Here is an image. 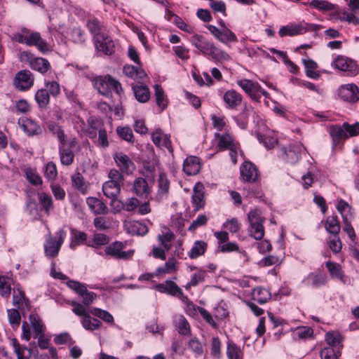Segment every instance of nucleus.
<instances>
[{
    "label": "nucleus",
    "mask_w": 359,
    "mask_h": 359,
    "mask_svg": "<svg viewBox=\"0 0 359 359\" xmlns=\"http://www.w3.org/2000/svg\"><path fill=\"white\" fill-rule=\"evenodd\" d=\"M190 41L203 55H208L215 61H228L231 59L230 55L226 52L219 48L201 35L195 34L192 36Z\"/></svg>",
    "instance_id": "f257e3e1"
},
{
    "label": "nucleus",
    "mask_w": 359,
    "mask_h": 359,
    "mask_svg": "<svg viewBox=\"0 0 359 359\" xmlns=\"http://www.w3.org/2000/svg\"><path fill=\"white\" fill-rule=\"evenodd\" d=\"M92 83L100 94L107 97H109L112 91L118 95L123 92L120 82L110 75L95 76L92 79Z\"/></svg>",
    "instance_id": "f03ea898"
},
{
    "label": "nucleus",
    "mask_w": 359,
    "mask_h": 359,
    "mask_svg": "<svg viewBox=\"0 0 359 359\" xmlns=\"http://www.w3.org/2000/svg\"><path fill=\"white\" fill-rule=\"evenodd\" d=\"M14 39L20 43L27 46H36L42 53L48 51L47 42L41 37L39 32L30 31L27 28H22L20 33L14 35Z\"/></svg>",
    "instance_id": "7ed1b4c3"
},
{
    "label": "nucleus",
    "mask_w": 359,
    "mask_h": 359,
    "mask_svg": "<svg viewBox=\"0 0 359 359\" xmlns=\"http://www.w3.org/2000/svg\"><path fill=\"white\" fill-rule=\"evenodd\" d=\"M66 232L63 229H60L56 233V238H53L49 233L44 243V253L46 257L53 258L57 256L60 249L66 238Z\"/></svg>",
    "instance_id": "20e7f679"
},
{
    "label": "nucleus",
    "mask_w": 359,
    "mask_h": 359,
    "mask_svg": "<svg viewBox=\"0 0 359 359\" xmlns=\"http://www.w3.org/2000/svg\"><path fill=\"white\" fill-rule=\"evenodd\" d=\"M238 85L248 94L250 97L259 101L262 95L269 96V93L262 88L260 85L250 79H242L237 82Z\"/></svg>",
    "instance_id": "39448f33"
},
{
    "label": "nucleus",
    "mask_w": 359,
    "mask_h": 359,
    "mask_svg": "<svg viewBox=\"0 0 359 359\" xmlns=\"http://www.w3.org/2000/svg\"><path fill=\"white\" fill-rule=\"evenodd\" d=\"M34 82V76L27 69H22L17 72L13 79L15 88L20 91L28 90L32 87Z\"/></svg>",
    "instance_id": "423d86ee"
},
{
    "label": "nucleus",
    "mask_w": 359,
    "mask_h": 359,
    "mask_svg": "<svg viewBox=\"0 0 359 359\" xmlns=\"http://www.w3.org/2000/svg\"><path fill=\"white\" fill-rule=\"evenodd\" d=\"M116 165L122 173L131 174L135 169V165L131 158L123 152H116L113 155Z\"/></svg>",
    "instance_id": "0eeeda50"
},
{
    "label": "nucleus",
    "mask_w": 359,
    "mask_h": 359,
    "mask_svg": "<svg viewBox=\"0 0 359 359\" xmlns=\"http://www.w3.org/2000/svg\"><path fill=\"white\" fill-rule=\"evenodd\" d=\"M124 245L123 243L116 241L108 245L104 252L107 255L117 259H128L132 257L134 250L123 251Z\"/></svg>",
    "instance_id": "6e6552de"
},
{
    "label": "nucleus",
    "mask_w": 359,
    "mask_h": 359,
    "mask_svg": "<svg viewBox=\"0 0 359 359\" xmlns=\"http://www.w3.org/2000/svg\"><path fill=\"white\" fill-rule=\"evenodd\" d=\"M22 55L26 57L32 69L37 71L41 74L47 72L50 67V62L46 59L42 57H34L33 55L28 51L23 52Z\"/></svg>",
    "instance_id": "1a4fd4ad"
},
{
    "label": "nucleus",
    "mask_w": 359,
    "mask_h": 359,
    "mask_svg": "<svg viewBox=\"0 0 359 359\" xmlns=\"http://www.w3.org/2000/svg\"><path fill=\"white\" fill-rule=\"evenodd\" d=\"M95 48L99 52H102L105 55H111L114 52V43L111 39L107 35L103 34L96 36L94 40Z\"/></svg>",
    "instance_id": "9d476101"
},
{
    "label": "nucleus",
    "mask_w": 359,
    "mask_h": 359,
    "mask_svg": "<svg viewBox=\"0 0 359 359\" xmlns=\"http://www.w3.org/2000/svg\"><path fill=\"white\" fill-rule=\"evenodd\" d=\"M311 27H313L312 25H308L307 23L290 24L282 27L279 29L278 34L281 37L285 36H293L306 32Z\"/></svg>",
    "instance_id": "9b49d317"
},
{
    "label": "nucleus",
    "mask_w": 359,
    "mask_h": 359,
    "mask_svg": "<svg viewBox=\"0 0 359 359\" xmlns=\"http://www.w3.org/2000/svg\"><path fill=\"white\" fill-rule=\"evenodd\" d=\"M241 177L247 182H255L259 177L257 167L250 161H245L240 167Z\"/></svg>",
    "instance_id": "f8f14e48"
},
{
    "label": "nucleus",
    "mask_w": 359,
    "mask_h": 359,
    "mask_svg": "<svg viewBox=\"0 0 359 359\" xmlns=\"http://www.w3.org/2000/svg\"><path fill=\"white\" fill-rule=\"evenodd\" d=\"M132 190L138 197L147 199L151 193V187L144 178L137 177L133 182Z\"/></svg>",
    "instance_id": "ddd939ff"
},
{
    "label": "nucleus",
    "mask_w": 359,
    "mask_h": 359,
    "mask_svg": "<svg viewBox=\"0 0 359 359\" xmlns=\"http://www.w3.org/2000/svg\"><path fill=\"white\" fill-rule=\"evenodd\" d=\"M339 96L344 101L355 102L359 100V88L355 84H346L339 89Z\"/></svg>",
    "instance_id": "4468645a"
},
{
    "label": "nucleus",
    "mask_w": 359,
    "mask_h": 359,
    "mask_svg": "<svg viewBox=\"0 0 359 359\" xmlns=\"http://www.w3.org/2000/svg\"><path fill=\"white\" fill-rule=\"evenodd\" d=\"M151 139L156 147L165 148L170 154L173 153L170 135L163 133L161 130L154 131L151 135Z\"/></svg>",
    "instance_id": "2eb2a0df"
},
{
    "label": "nucleus",
    "mask_w": 359,
    "mask_h": 359,
    "mask_svg": "<svg viewBox=\"0 0 359 359\" xmlns=\"http://www.w3.org/2000/svg\"><path fill=\"white\" fill-rule=\"evenodd\" d=\"M102 191L104 194L111 199L110 205H114L118 202L117 197L121 191V184L108 180L103 184Z\"/></svg>",
    "instance_id": "dca6fc26"
},
{
    "label": "nucleus",
    "mask_w": 359,
    "mask_h": 359,
    "mask_svg": "<svg viewBox=\"0 0 359 359\" xmlns=\"http://www.w3.org/2000/svg\"><path fill=\"white\" fill-rule=\"evenodd\" d=\"M192 203L195 211L203 208L205 205L204 187L201 182L196 184L192 195Z\"/></svg>",
    "instance_id": "f3484780"
},
{
    "label": "nucleus",
    "mask_w": 359,
    "mask_h": 359,
    "mask_svg": "<svg viewBox=\"0 0 359 359\" xmlns=\"http://www.w3.org/2000/svg\"><path fill=\"white\" fill-rule=\"evenodd\" d=\"M327 282V276L322 273H311L303 280V283L309 287H319L325 285Z\"/></svg>",
    "instance_id": "a211bd4d"
},
{
    "label": "nucleus",
    "mask_w": 359,
    "mask_h": 359,
    "mask_svg": "<svg viewBox=\"0 0 359 359\" xmlns=\"http://www.w3.org/2000/svg\"><path fill=\"white\" fill-rule=\"evenodd\" d=\"M242 99V95L233 89L226 90L223 95L224 102L230 109H235L240 106Z\"/></svg>",
    "instance_id": "6ab92c4d"
},
{
    "label": "nucleus",
    "mask_w": 359,
    "mask_h": 359,
    "mask_svg": "<svg viewBox=\"0 0 359 359\" xmlns=\"http://www.w3.org/2000/svg\"><path fill=\"white\" fill-rule=\"evenodd\" d=\"M158 183V191L155 198L156 201H160L165 197H166L170 188V182L163 172L159 174V177L157 181Z\"/></svg>",
    "instance_id": "aec40b11"
},
{
    "label": "nucleus",
    "mask_w": 359,
    "mask_h": 359,
    "mask_svg": "<svg viewBox=\"0 0 359 359\" xmlns=\"http://www.w3.org/2000/svg\"><path fill=\"white\" fill-rule=\"evenodd\" d=\"M86 27L90 33L93 36V40L96 36L102 35L104 29V24L96 18H90L86 21Z\"/></svg>",
    "instance_id": "412c9836"
},
{
    "label": "nucleus",
    "mask_w": 359,
    "mask_h": 359,
    "mask_svg": "<svg viewBox=\"0 0 359 359\" xmlns=\"http://www.w3.org/2000/svg\"><path fill=\"white\" fill-rule=\"evenodd\" d=\"M86 203L95 215H105L108 212L105 203L95 197L87 198Z\"/></svg>",
    "instance_id": "4be33fe9"
},
{
    "label": "nucleus",
    "mask_w": 359,
    "mask_h": 359,
    "mask_svg": "<svg viewBox=\"0 0 359 359\" xmlns=\"http://www.w3.org/2000/svg\"><path fill=\"white\" fill-rule=\"evenodd\" d=\"M201 169L199 158L196 156L187 158L183 163V170L188 175H196Z\"/></svg>",
    "instance_id": "5701e85b"
},
{
    "label": "nucleus",
    "mask_w": 359,
    "mask_h": 359,
    "mask_svg": "<svg viewBox=\"0 0 359 359\" xmlns=\"http://www.w3.org/2000/svg\"><path fill=\"white\" fill-rule=\"evenodd\" d=\"M345 133L343 125H332L330 127L329 133L332 138L333 147L339 145L343 139H347V135H345Z\"/></svg>",
    "instance_id": "b1692460"
},
{
    "label": "nucleus",
    "mask_w": 359,
    "mask_h": 359,
    "mask_svg": "<svg viewBox=\"0 0 359 359\" xmlns=\"http://www.w3.org/2000/svg\"><path fill=\"white\" fill-rule=\"evenodd\" d=\"M301 147L290 146L288 149H283V158L289 163L294 164L300 158Z\"/></svg>",
    "instance_id": "393cba45"
},
{
    "label": "nucleus",
    "mask_w": 359,
    "mask_h": 359,
    "mask_svg": "<svg viewBox=\"0 0 359 359\" xmlns=\"http://www.w3.org/2000/svg\"><path fill=\"white\" fill-rule=\"evenodd\" d=\"M325 266L332 278L338 279L343 283H346L345 276L341 266L339 264L328 261L325 263Z\"/></svg>",
    "instance_id": "a878e982"
},
{
    "label": "nucleus",
    "mask_w": 359,
    "mask_h": 359,
    "mask_svg": "<svg viewBox=\"0 0 359 359\" xmlns=\"http://www.w3.org/2000/svg\"><path fill=\"white\" fill-rule=\"evenodd\" d=\"M71 242L69 244V247L71 249L74 250L76 246L80 245L81 244H86L87 241V234L83 232L79 231L76 229H71Z\"/></svg>",
    "instance_id": "bb28decb"
},
{
    "label": "nucleus",
    "mask_w": 359,
    "mask_h": 359,
    "mask_svg": "<svg viewBox=\"0 0 359 359\" xmlns=\"http://www.w3.org/2000/svg\"><path fill=\"white\" fill-rule=\"evenodd\" d=\"M123 73L128 77L133 79L142 80L147 76L144 70L140 67L133 65H126L123 67Z\"/></svg>",
    "instance_id": "cd10ccee"
},
{
    "label": "nucleus",
    "mask_w": 359,
    "mask_h": 359,
    "mask_svg": "<svg viewBox=\"0 0 359 359\" xmlns=\"http://www.w3.org/2000/svg\"><path fill=\"white\" fill-rule=\"evenodd\" d=\"M325 228L328 233L333 236H337L341 229L337 216L332 215L327 217L325 220Z\"/></svg>",
    "instance_id": "c85d7f7f"
},
{
    "label": "nucleus",
    "mask_w": 359,
    "mask_h": 359,
    "mask_svg": "<svg viewBox=\"0 0 359 359\" xmlns=\"http://www.w3.org/2000/svg\"><path fill=\"white\" fill-rule=\"evenodd\" d=\"M217 39L220 42L227 45L228 46H229L230 43L238 41L236 35L224 25L221 29Z\"/></svg>",
    "instance_id": "c756f323"
},
{
    "label": "nucleus",
    "mask_w": 359,
    "mask_h": 359,
    "mask_svg": "<svg viewBox=\"0 0 359 359\" xmlns=\"http://www.w3.org/2000/svg\"><path fill=\"white\" fill-rule=\"evenodd\" d=\"M29 320L34 333V338L37 337L39 334H44L46 327L38 315L30 314Z\"/></svg>",
    "instance_id": "7c9ffc66"
},
{
    "label": "nucleus",
    "mask_w": 359,
    "mask_h": 359,
    "mask_svg": "<svg viewBox=\"0 0 359 359\" xmlns=\"http://www.w3.org/2000/svg\"><path fill=\"white\" fill-rule=\"evenodd\" d=\"M208 244L203 241H196L189 252V257L191 259H196L203 255L207 250Z\"/></svg>",
    "instance_id": "2f4dec72"
},
{
    "label": "nucleus",
    "mask_w": 359,
    "mask_h": 359,
    "mask_svg": "<svg viewBox=\"0 0 359 359\" xmlns=\"http://www.w3.org/2000/svg\"><path fill=\"white\" fill-rule=\"evenodd\" d=\"M60 162L64 165H70L74 162V154L69 147L60 146L59 147Z\"/></svg>",
    "instance_id": "473e14b6"
},
{
    "label": "nucleus",
    "mask_w": 359,
    "mask_h": 359,
    "mask_svg": "<svg viewBox=\"0 0 359 359\" xmlns=\"http://www.w3.org/2000/svg\"><path fill=\"white\" fill-rule=\"evenodd\" d=\"M133 90L136 99L140 102H146L149 100L150 97V92L146 86H133Z\"/></svg>",
    "instance_id": "72a5a7b5"
},
{
    "label": "nucleus",
    "mask_w": 359,
    "mask_h": 359,
    "mask_svg": "<svg viewBox=\"0 0 359 359\" xmlns=\"http://www.w3.org/2000/svg\"><path fill=\"white\" fill-rule=\"evenodd\" d=\"M252 299L259 304H264L271 298L269 291L263 287H256L252 292Z\"/></svg>",
    "instance_id": "f704fd0d"
},
{
    "label": "nucleus",
    "mask_w": 359,
    "mask_h": 359,
    "mask_svg": "<svg viewBox=\"0 0 359 359\" xmlns=\"http://www.w3.org/2000/svg\"><path fill=\"white\" fill-rule=\"evenodd\" d=\"M35 100L39 108L46 109L50 102V95L47 90H38L35 94Z\"/></svg>",
    "instance_id": "c9c22d12"
},
{
    "label": "nucleus",
    "mask_w": 359,
    "mask_h": 359,
    "mask_svg": "<svg viewBox=\"0 0 359 359\" xmlns=\"http://www.w3.org/2000/svg\"><path fill=\"white\" fill-rule=\"evenodd\" d=\"M174 238V233L168 229H165V232H163L162 234H159L158 236V241L166 251H168L171 248L172 245L170 242Z\"/></svg>",
    "instance_id": "e433bc0d"
},
{
    "label": "nucleus",
    "mask_w": 359,
    "mask_h": 359,
    "mask_svg": "<svg viewBox=\"0 0 359 359\" xmlns=\"http://www.w3.org/2000/svg\"><path fill=\"white\" fill-rule=\"evenodd\" d=\"M81 324L83 328L90 331L97 330L101 326V322L97 318H92L89 314L81 318Z\"/></svg>",
    "instance_id": "4c0bfd02"
},
{
    "label": "nucleus",
    "mask_w": 359,
    "mask_h": 359,
    "mask_svg": "<svg viewBox=\"0 0 359 359\" xmlns=\"http://www.w3.org/2000/svg\"><path fill=\"white\" fill-rule=\"evenodd\" d=\"M325 341L329 345L333 346L334 348L340 350L342 348L341 336L337 332H327L325 334Z\"/></svg>",
    "instance_id": "58836bf2"
},
{
    "label": "nucleus",
    "mask_w": 359,
    "mask_h": 359,
    "mask_svg": "<svg viewBox=\"0 0 359 359\" xmlns=\"http://www.w3.org/2000/svg\"><path fill=\"white\" fill-rule=\"evenodd\" d=\"M24 172L27 180L32 185L38 186L42 184V179L35 169L28 167L25 168Z\"/></svg>",
    "instance_id": "ea45409f"
},
{
    "label": "nucleus",
    "mask_w": 359,
    "mask_h": 359,
    "mask_svg": "<svg viewBox=\"0 0 359 359\" xmlns=\"http://www.w3.org/2000/svg\"><path fill=\"white\" fill-rule=\"evenodd\" d=\"M302 62L305 67V73L308 77L317 79L319 74L315 71L317 67V63L311 59H303Z\"/></svg>",
    "instance_id": "a19ab883"
},
{
    "label": "nucleus",
    "mask_w": 359,
    "mask_h": 359,
    "mask_svg": "<svg viewBox=\"0 0 359 359\" xmlns=\"http://www.w3.org/2000/svg\"><path fill=\"white\" fill-rule=\"evenodd\" d=\"M156 104L163 111L168 105V100L163 88L158 84L154 86Z\"/></svg>",
    "instance_id": "79ce46f5"
},
{
    "label": "nucleus",
    "mask_w": 359,
    "mask_h": 359,
    "mask_svg": "<svg viewBox=\"0 0 359 359\" xmlns=\"http://www.w3.org/2000/svg\"><path fill=\"white\" fill-rule=\"evenodd\" d=\"M309 5L320 11H330L336 10L337 6L327 1L323 0H312Z\"/></svg>",
    "instance_id": "37998d69"
},
{
    "label": "nucleus",
    "mask_w": 359,
    "mask_h": 359,
    "mask_svg": "<svg viewBox=\"0 0 359 359\" xmlns=\"http://www.w3.org/2000/svg\"><path fill=\"white\" fill-rule=\"evenodd\" d=\"M72 186L81 191L82 194H86L87 191V186L84 182V178L80 172H76L72 176Z\"/></svg>",
    "instance_id": "c03bdc74"
},
{
    "label": "nucleus",
    "mask_w": 359,
    "mask_h": 359,
    "mask_svg": "<svg viewBox=\"0 0 359 359\" xmlns=\"http://www.w3.org/2000/svg\"><path fill=\"white\" fill-rule=\"evenodd\" d=\"M22 127L24 131L29 135H38L42 133L41 126L32 120H27Z\"/></svg>",
    "instance_id": "a18cd8bd"
},
{
    "label": "nucleus",
    "mask_w": 359,
    "mask_h": 359,
    "mask_svg": "<svg viewBox=\"0 0 359 359\" xmlns=\"http://www.w3.org/2000/svg\"><path fill=\"white\" fill-rule=\"evenodd\" d=\"M72 41L75 43L82 44L85 43L86 36L84 31L79 27H74L70 32Z\"/></svg>",
    "instance_id": "49530a36"
},
{
    "label": "nucleus",
    "mask_w": 359,
    "mask_h": 359,
    "mask_svg": "<svg viewBox=\"0 0 359 359\" xmlns=\"http://www.w3.org/2000/svg\"><path fill=\"white\" fill-rule=\"evenodd\" d=\"M351 62L348 61L347 58L338 56L332 62V66L340 71H350L351 69Z\"/></svg>",
    "instance_id": "de8ad7c7"
},
{
    "label": "nucleus",
    "mask_w": 359,
    "mask_h": 359,
    "mask_svg": "<svg viewBox=\"0 0 359 359\" xmlns=\"http://www.w3.org/2000/svg\"><path fill=\"white\" fill-rule=\"evenodd\" d=\"M9 323L13 328H18L20 324L21 317L19 311L16 309H10L7 310Z\"/></svg>",
    "instance_id": "09e8293b"
},
{
    "label": "nucleus",
    "mask_w": 359,
    "mask_h": 359,
    "mask_svg": "<svg viewBox=\"0 0 359 359\" xmlns=\"http://www.w3.org/2000/svg\"><path fill=\"white\" fill-rule=\"evenodd\" d=\"M13 304L14 306H17L18 309H21L23 304H25V306L27 305V300L25 297L24 292L21 290H13Z\"/></svg>",
    "instance_id": "8fccbe9b"
},
{
    "label": "nucleus",
    "mask_w": 359,
    "mask_h": 359,
    "mask_svg": "<svg viewBox=\"0 0 359 359\" xmlns=\"http://www.w3.org/2000/svg\"><path fill=\"white\" fill-rule=\"evenodd\" d=\"M339 355H340V350L334 348L333 346L325 347L320 351L322 359H337Z\"/></svg>",
    "instance_id": "3c124183"
},
{
    "label": "nucleus",
    "mask_w": 359,
    "mask_h": 359,
    "mask_svg": "<svg viewBox=\"0 0 359 359\" xmlns=\"http://www.w3.org/2000/svg\"><path fill=\"white\" fill-rule=\"evenodd\" d=\"M226 354L229 359H242L243 352L239 347L233 343H229Z\"/></svg>",
    "instance_id": "603ef678"
},
{
    "label": "nucleus",
    "mask_w": 359,
    "mask_h": 359,
    "mask_svg": "<svg viewBox=\"0 0 359 359\" xmlns=\"http://www.w3.org/2000/svg\"><path fill=\"white\" fill-rule=\"evenodd\" d=\"M39 200L45 212L48 214L50 210L53 209V200L50 195L46 193L39 194Z\"/></svg>",
    "instance_id": "864d4df0"
},
{
    "label": "nucleus",
    "mask_w": 359,
    "mask_h": 359,
    "mask_svg": "<svg viewBox=\"0 0 359 359\" xmlns=\"http://www.w3.org/2000/svg\"><path fill=\"white\" fill-rule=\"evenodd\" d=\"M109 242V238L107 236L103 233H95L93 236L92 243L87 244L88 246L93 248H97L101 245H105Z\"/></svg>",
    "instance_id": "5fc2aeb1"
},
{
    "label": "nucleus",
    "mask_w": 359,
    "mask_h": 359,
    "mask_svg": "<svg viewBox=\"0 0 359 359\" xmlns=\"http://www.w3.org/2000/svg\"><path fill=\"white\" fill-rule=\"evenodd\" d=\"M218 147L220 149H229L232 151L235 147L232 137L229 134L222 135L219 138Z\"/></svg>",
    "instance_id": "6e6d98bb"
},
{
    "label": "nucleus",
    "mask_w": 359,
    "mask_h": 359,
    "mask_svg": "<svg viewBox=\"0 0 359 359\" xmlns=\"http://www.w3.org/2000/svg\"><path fill=\"white\" fill-rule=\"evenodd\" d=\"M116 132L121 139L128 142H134V136L133 134L132 129L130 127H118L116 129Z\"/></svg>",
    "instance_id": "4d7b16f0"
},
{
    "label": "nucleus",
    "mask_w": 359,
    "mask_h": 359,
    "mask_svg": "<svg viewBox=\"0 0 359 359\" xmlns=\"http://www.w3.org/2000/svg\"><path fill=\"white\" fill-rule=\"evenodd\" d=\"M90 313L101 319L105 321L107 323H114V317L111 314H110L108 311L105 310H102L99 308H94L90 311Z\"/></svg>",
    "instance_id": "13d9d810"
},
{
    "label": "nucleus",
    "mask_w": 359,
    "mask_h": 359,
    "mask_svg": "<svg viewBox=\"0 0 359 359\" xmlns=\"http://www.w3.org/2000/svg\"><path fill=\"white\" fill-rule=\"evenodd\" d=\"M313 334V330L310 327L302 326L296 328L294 332V336L298 339H305L312 337Z\"/></svg>",
    "instance_id": "bf43d9fd"
},
{
    "label": "nucleus",
    "mask_w": 359,
    "mask_h": 359,
    "mask_svg": "<svg viewBox=\"0 0 359 359\" xmlns=\"http://www.w3.org/2000/svg\"><path fill=\"white\" fill-rule=\"evenodd\" d=\"M248 221L250 225L263 224L264 218L262 217L259 210H252L248 214Z\"/></svg>",
    "instance_id": "052dcab7"
},
{
    "label": "nucleus",
    "mask_w": 359,
    "mask_h": 359,
    "mask_svg": "<svg viewBox=\"0 0 359 359\" xmlns=\"http://www.w3.org/2000/svg\"><path fill=\"white\" fill-rule=\"evenodd\" d=\"M11 283L8 278L0 276V294L2 297L8 299L11 294Z\"/></svg>",
    "instance_id": "680f3d73"
},
{
    "label": "nucleus",
    "mask_w": 359,
    "mask_h": 359,
    "mask_svg": "<svg viewBox=\"0 0 359 359\" xmlns=\"http://www.w3.org/2000/svg\"><path fill=\"white\" fill-rule=\"evenodd\" d=\"M57 175V171L55 164L50 161L48 162L44 170V176L49 181H54Z\"/></svg>",
    "instance_id": "e2e57ef3"
},
{
    "label": "nucleus",
    "mask_w": 359,
    "mask_h": 359,
    "mask_svg": "<svg viewBox=\"0 0 359 359\" xmlns=\"http://www.w3.org/2000/svg\"><path fill=\"white\" fill-rule=\"evenodd\" d=\"M344 130L346 131L345 135L347 139L351 137H355L359 135V123L356 122L353 124H349L347 122L343 123Z\"/></svg>",
    "instance_id": "0e129e2a"
},
{
    "label": "nucleus",
    "mask_w": 359,
    "mask_h": 359,
    "mask_svg": "<svg viewBox=\"0 0 359 359\" xmlns=\"http://www.w3.org/2000/svg\"><path fill=\"white\" fill-rule=\"evenodd\" d=\"M44 90H47L49 95H52L54 97L60 94V86L57 82L54 81H46L45 83Z\"/></svg>",
    "instance_id": "69168bd1"
},
{
    "label": "nucleus",
    "mask_w": 359,
    "mask_h": 359,
    "mask_svg": "<svg viewBox=\"0 0 359 359\" xmlns=\"http://www.w3.org/2000/svg\"><path fill=\"white\" fill-rule=\"evenodd\" d=\"M257 138L260 142H262L266 148L272 149L278 143L277 138L265 135H257Z\"/></svg>",
    "instance_id": "338daca9"
},
{
    "label": "nucleus",
    "mask_w": 359,
    "mask_h": 359,
    "mask_svg": "<svg viewBox=\"0 0 359 359\" xmlns=\"http://www.w3.org/2000/svg\"><path fill=\"white\" fill-rule=\"evenodd\" d=\"M177 330L180 334L186 335L190 332V326L184 316H180L177 324Z\"/></svg>",
    "instance_id": "774afa93"
}]
</instances>
